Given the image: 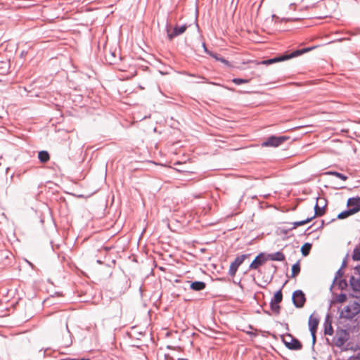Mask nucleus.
I'll return each instance as SVG.
<instances>
[{
  "mask_svg": "<svg viewBox=\"0 0 360 360\" xmlns=\"http://www.w3.org/2000/svg\"><path fill=\"white\" fill-rule=\"evenodd\" d=\"M360 313V303L354 301L351 304L344 307L340 312V319H346L352 320L357 314Z\"/></svg>",
  "mask_w": 360,
  "mask_h": 360,
  "instance_id": "f257e3e1",
  "label": "nucleus"
},
{
  "mask_svg": "<svg viewBox=\"0 0 360 360\" xmlns=\"http://www.w3.org/2000/svg\"><path fill=\"white\" fill-rule=\"evenodd\" d=\"M281 338L285 347L290 350H300L302 348V342L290 333L282 335Z\"/></svg>",
  "mask_w": 360,
  "mask_h": 360,
  "instance_id": "f03ea898",
  "label": "nucleus"
},
{
  "mask_svg": "<svg viewBox=\"0 0 360 360\" xmlns=\"http://www.w3.org/2000/svg\"><path fill=\"white\" fill-rule=\"evenodd\" d=\"M290 139L288 136H276L271 135L268 136L262 143V147H274L276 148L282 145L285 141Z\"/></svg>",
  "mask_w": 360,
  "mask_h": 360,
  "instance_id": "7ed1b4c3",
  "label": "nucleus"
},
{
  "mask_svg": "<svg viewBox=\"0 0 360 360\" xmlns=\"http://www.w3.org/2000/svg\"><path fill=\"white\" fill-rule=\"evenodd\" d=\"M349 329H342L338 328L336 330L335 336L333 338V340L335 341V345L338 347H342L345 343L349 340Z\"/></svg>",
  "mask_w": 360,
  "mask_h": 360,
  "instance_id": "20e7f679",
  "label": "nucleus"
},
{
  "mask_svg": "<svg viewBox=\"0 0 360 360\" xmlns=\"http://www.w3.org/2000/svg\"><path fill=\"white\" fill-rule=\"evenodd\" d=\"M250 256V254H243L241 255L237 256L235 258V259L230 264L229 272H228L229 275L231 277H233L236 275L238 267Z\"/></svg>",
  "mask_w": 360,
  "mask_h": 360,
  "instance_id": "39448f33",
  "label": "nucleus"
},
{
  "mask_svg": "<svg viewBox=\"0 0 360 360\" xmlns=\"http://www.w3.org/2000/svg\"><path fill=\"white\" fill-rule=\"evenodd\" d=\"M187 27H188V25L186 23L181 26L176 25L173 29V31L171 32L170 31V29H171L170 25H169L168 21H167L165 30H166V32L167 34V38L169 40H172L176 37L183 34L186 30Z\"/></svg>",
  "mask_w": 360,
  "mask_h": 360,
  "instance_id": "423d86ee",
  "label": "nucleus"
},
{
  "mask_svg": "<svg viewBox=\"0 0 360 360\" xmlns=\"http://www.w3.org/2000/svg\"><path fill=\"white\" fill-rule=\"evenodd\" d=\"M292 301L296 308H302L306 302V296L302 290H296L292 292Z\"/></svg>",
  "mask_w": 360,
  "mask_h": 360,
  "instance_id": "0eeeda50",
  "label": "nucleus"
},
{
  "mask_svg": "<svg viewBox=\"0 0 360 360\" xmlns=\"http://www.w3.org/2000/svg\"><path fill=\"white\" fill-rule=\"evenodd\" d=\"M267 260L266 253L262 252L255 257L253 261L250 263L248 269L256 270L259 266H262Z\"/></svg>",
  "mask_w": 360,
  "mask_h": 360,
  "instance_id": "6e6552de",
  "label": "nucleus"
},
{
  "mask_svg": "<svg viewBox=\"0 0 360 360\" xmlns=\"http://www.w3.org/2000/svg\"><path fill=\"white\" fill-rule=\"evenodd\" d=\"M288 59H290L289 56H288V52H285L283 54H281L280 56H275V57H274L272 58H269V59H266V60H261L259 62H257V65H271V64H274V63H278V62H282V61H284V60H288Z\"/></svg>",
  "mask_w": 360,
  "mask_h": 360,
  "instance_id": "1a4fd4ad",
  "label": "nucleus"
},
{
  "mask_svg": "<svg viewBox=\"0 0 360 360\" xmlns=\"http://www.w3.org/2000/svg\"><path fill=\"white\" fill-rule=\"evenodd\" d=\"M347 206L355 214L360 211V197H352L347 200Z\"/></svg>",
  "mask_w": 360,
  "mask_h": 360,
  "instance_id": "9d476101",
  "label": "nucleus"
},
{
  "mask_svg": "<svg viewBox=\"0 0 360 360\" xmlns=\"http://www.w3.org/2000/svg\"><path fill=\"white\" fill-rule=\"evenodd\" d=\"M324 334L328 335H332L334 333L333 328L332 326V319L329 314H327L323 323Z\"/></svg>",
  "mask_w": 360,
  "mask_h": 360,
  "instance_id": "9b49d317",
  "label": "nucleus"
},
{
  "mask_svg": "<svg viewBox=\"0 0 360 360\" xmlns=\"http://www.w3.org/2000/svg\"><path fill=\"white\" fill-rule=\"evenodd\" d=\"M319 323V318L314 317V314H311L308 321V326L310 333H316Z\"/></svg>",
  "mask_w": 360,
  "mask_h": 360,
  "instance_id": "f8f14e48",
  "label": "nucleus"
},
{
  "mask_svg": "<svg viewBox=\"0 0 360 360\" xmlns=\"http://www.w3.org/2000/svg\"><path fill=\"white\" fill-rule=\"evenodd\" d=\"M349 286L354 292H360V278L351 276L349 278Z\"/></svg>",
  "mask_w": 360,
  "mask_h": 360,
  "instance_id": "ddd939ff",
  "label": "nucleus"
},
{
  "mask_svg": "<svg viewBox=\"0 0 360 360\" xmlns=\"http://www.w3.org/2000/svg\"><path fill=\"white\" fill-rule=\"evenodd\" d=\"M105 58L106 62L110 65L116 64L117 61L121 60V57L120 56H117L116 51H110L108 54L105 55Z\"/></svg>",
  "mask_w": 360,
  "mask_h": 360,
  "instance_id": "4468645a",
  "label": "nucleus"
},
{
  "mask_svg": "<svg viewBox=\"0 0 360 360\" xmlns=\"http://www.w3.org/2000/svg\"><path fill=\"white\" fill-rule=\"evenodd\" d=\"M188 282L190 283V288L194 291H201L206 288V283L204 281H195Z\"/></svg>",
  "mask_w": 360,
  "mask_h": 360,
  "instance_id": "2eb2a0df",
  "label": "nucleus"
},
{
  "mask_svg": "<svg viewBox=\"0 0 360 360\" xmlns=\"http://www.w3.org/2000/svg\"><path fill=\"white\" fill-rule=\"evenodd\" d=\"M313 219H314V217H307V219L301 220V221H295L292 223L293 226L292 227L288 228L285 230H283L282 231L286 234L289 231H291L297 226L304 225V224L310 222Z\"/></svg>",
  "mask_w": 360,
  "mask_h": 360,
  "instance_id": "dca6fc26",
  "label": "nucleus"
},
{
  "mask_svg": "<svg viewBox=\"0 0 360 360\" xmlns=\"http://www.w3.org/2000/svg\"><path fill=\"white\" fill-rule=\"evenodd\" d=\"M268 260L282 262L285 260V255L281 251H277L274 253H266Z\"/></svg>",
  "mask_w": 360,
  "mask_h": 360,
  "instance_id": "f3484780",
  "label": "nucleus"
},
{
  "mask_svg": "<svg viewBox=\"0 0 360 360\" xmlns=\"http://www.w3.org/2000/svg\"><path fill=\"white\" fill-rule=\"evenodd\" d=\"M347 296L345 293L341 292L339 295L333 294V298L330 301V306L334 303H343L347 300Z\"/></svg>",
  "mask_w": 360,
  "mask_h": 360,
  "instance_id": "a211bd4d",
  "label": "nucleus"
},
{
  "mask_svg": "<svg viewBox=\"0 0 360 360\" xmlns=\"http://www.w3.org/2000/svg\"><path fill=\"white\" fill-rule=\"evenodd\" d=\"M314 48H315V46H311V47H307V48H304V49H297L290 53H288L289 58L290 59L292 58L297 57L299 56H301L303 53H305L309 51L313 50Z\"/></svg>",
  "mask_w": 360,
  "mask_h": 360,
  "instance_id": "6ab92c4d",
  "label": "nucleus"
},
{
  "mask_svg": "<svg viewBox=\"0 0 360 360\" xmlns=\"http://www.w3.org/2000/svg\"><path fill=\"white\" fill-rule=\"evenodd\" d=\"M318 200H319V197L316 198V205L314 206V214L312 216V217H314V219L316 217H321V216H323L325 214L326 204H325L322 207H320V206H319L318 202H317Z\"/></svg>",
  "mask_w": 360,
  "mask_h": 360,
  "instance_id": "aec40b11",
  "label": "nucleus"
},
{
  "mask_svg": "<svg viewBox=\"0 0 360 360\" xmlns=\"http://www.w3.org/2000/svg\"><path fill=\"white\" fill-rule=\"evenodd\" d=\"M287 283V281L284 283V284L282 285V287L278 289L277 291L275 292L273 297L271 299L270 302H272L274 303H278L282 302L283 300V293H282V288L284 286V285Z\"/></svg>",
  "mask_w": 360,
  "mask_h": 360,
  "instance_id": "412c9836",
  "label": "nucleus"
},
{
  "mask_svg": "<svg viewBox=\"0 0 360 360\" xmlns=\"http://www.w3.org/2000/svg\"><path fill=\"white\" fill-rule=\"evenodd\" d=\"M38 158L42 163L47 162L50 159V155L46 150H41L38 153Z\"/></svg>",
  "mask_w": 360,
  "mask_h": 360,
  "instance_id": "4be33fe9",
  "label": "nucleus"
},
{
  "mask_svg": "<svg viewBox=\"0 0 360 360\" xmlns=\"http://www.w3.org/2000/svg\"><path fill=\"white\" fill-rule=\"evenodd\" d=\"M300 270H301V269H300V260H298L296 263H295L292 266L291 275L289 277L290 278L296 277L300 273Z\"/></svg>",
  "mask_w": 360,
  "mask_h": 360,
  "instance_id": "5701e85b",
  "label": "nucleus"
},
{
  "mask_svg": "<svg viewBox=\"0 0 360 360\" xmlns=\"http://www.w3.org/2000/svg\"><path fill=\"white\" fill-rule=\"evenodd\" d=\"M311 243H305L302 247H301V253L302 256L307 257L309 255L311 248Z\"/></svg>",
  "mask_w": 360,
  "mask_h": 360,
  "instance_id": "b1692460",
  "label": "nucleus"
},
{
  "mask_svg": "<svg viewBox=\"0 0 360 360\" xmlns=\"http://www.w3.org/2000/svg\"><path fill=\"white\" fill-rule=\"evenodd\" d=\"M353 212L350 210L349 208H347L345 210H343L342 212H340L338 216L337 219H344L347 218L348 217L353 215Z\"/></svg>",
  "mask_w": 360,
  "mask_h": 360,
  "instance_id": "393cba45",
  "label": "nucleus"
},
{
  "mask_svg": "<svg viewBox=\"0 0 360 360\" xmlns=\"http://www.w3.org/2000/svg\"><path fill=\"white\" fill-rule=\"evenodd\" d=\"M326 174L335 176L337 178H339L343 181H346L348 179L347 176H346L345 174H344L342 173L337 172V171H329V172H326Z\"/></svg>",
  "mask_w": 360,
  "mask_h": 360,
  "instance_id": "a878e982",
  "label": "nucleus"
},
{
  "mask_svg": "<svg viewBox=\"0 0 360 360\" xmlns=\"http://www.w3.org/2000/svg\"><path fill=\"white\" fill-rule=\"evenodd\" d=\"M352 258L354 261H360V244L354 248Z\"/></svg>",
  "mask_w": 360,
  "mask_h": 360,
  "instance_id": "bb28decb",
  "label": "nucleus"
},
{
  "mask_svg": "<svg viewBox=\"0 0 360 360\" xmlns=\"http://www.w3.org/2000/svg\"><path fill=\"white\" fill-rule=\"evenodd\" d=\"M270 309L273 313L276 314H279L281 311V306L278 303H274L270 302Z\"/></svg>",
  "mask_w": 360,
  "mask_h": 360,
  "instance_id": "cd10ccee",
  "label": "nucleus"
},
{
  "mask_svg": "<svg viewBox=\"0 0 360 360\" xmlns=\"http://www.w3.org/2000/svg\"><path fill=\"white\" fill-rule=\"evenodd\" d=\"M343 276V271H342V269H339L336 273H335V277H334V279H333V283L332 285H330V290L331 291L333 288V285L335 284V283L337 281V280L339 278H341L342 276Z\"/></svg>",
  "mask_w": 360,
  "mask_h": 360,
  "instance_id": "c85d7f7f",
  "label": "nucleus"
},
{
  "mask_svg": "<svg viewBox=\"0 0 360 360\" xmlns=\"http://www.w3.org/2000/svg\"><path fill=\"white\" fill-rule=\"evenodd\" d=\"M250 81L249 79L238 78L235 77L232 79L233 83L236 85H240L242 84L248 83Z\"/></svg>",
  "mask_w": 360,
  "mask_h": 360,
  "instance_id": "c756f323",
  "label": "nucleus"
},
{
  "mask_svg": "<svg viewBox=\"0 0 360 360\" xmlns=\"http://www.w3.org/2000/svg\"><path fill=\"white\" fill-rule=\"evenodd\" d=\"M338 285L341 290H343L347 288L348 283L346 279L340 278L338 282Z\"/></svg>",
  "mask_w": 360,
  "mask_h": 360,
  "instance_id": "7c9ffc66",
  "label": "nucleus"
},
{
  "mask_svg": "<svg viewBox=\"0 0 360 360\" xmlns=\"http://www.w3.org/2000/svg\"><path fill=\"white\" fill-rule=\"evenodd\" d=\"M210 56L214 58L217 61H220V58H222L219 54H217L216 53L212 52L210 53Z\"/></svg>",
  "mask_w": 360,
  "mask_h": 360,
  "instance_id": "2f4dec72",
  "label": "nucleus"
},
{
  "mask_svg": "<svg viewBox=\"0 0 360 360\" xmlns=\"http://www.w3.org/2000/svg\"><path fill=\"white\" fill-rule=\"evenodd\" d=\"M220 62L224 63L227 67H231V66L230 62L228 60H226V58H223V57L220 58Z\"/></svg>",
  "mask_w": 360,
  "mask_h": 360,
  "instance_id": "473e14b6",
  "label": "nucleus"
},
{
  "mask_svg": "<svg viewBox=\"0 0 360 360\" xmlns=\"http://www.w3.org/2000/svg\"><path fill=\"white\" fill-rule=\"evenodd\" d=\"M354 274L356 275H358L360 278V264H357L354 268Z\"/></svg>",
  "mask_w": 360,
  "mask_h": 360,
  "instance_id": "72a5a7b5",
  "label": "nucleus"
},
{
  "mask_svg": "<svg viewBox=\"0 0 360 360\" xmlns=\"http://www.w3.org/2000/svg\"><path fill=\"white\" fill-rule=\"evenodd\" d=\"M202 46L203 48V50L205 51V53H206L207 55L210 56V53H212V51H210L207 48V46H206V44L205 42H202Z\"/></svg>",
  "mask_w": 360,
  "mask_h": 360,
  "instance_id": "f704fd0d",
  "label": "nucleus"
},
{
  "mask_svg": "<svg viewBox=\"0 0 360 360\" xmlns=\"http://www.w3.org/2000/svg\"><path fill=\"white\" fill-rule=\"evenodd\" d=\"M311 333V335L312 338V347H314V345H315L316 341V333Z\"/></svg>",
  "mask_w": 360,
  "mask_h": 360,
  "instance_id": "c9c22d12",
  "label": "nucleus"
},
{
  "mask_svg": "<svg viewBox=\"0 0 360 360\" xmlns=\"http://www.w3.org/2000/svg\"><path fill=\"white\" fill-rule=\"evenodd\" d=\"M354 321L356 322V324L353 326V328L355 329L356 327H359V325H360V318H359V316L356 318Z\"/></svg>",
  "mask_w": 360,
  "mask_h": 360,
  "instance_id": "e433bc0d",
  "label": "nucleus"
},
{
  "mask_svg": "<svg viewBox=\"0 0 360 360\" xmlns=\"http://www.w3.org/2000/svg\"><path fill=\"white\" fill-rule=\"evenodd\" d=\"M60 360H91L90 359L82 358V359H75V358H65Z\"/></svg>",
  "mask_w": 360,
  "mask_h": 360,
  "instance_id": "4c0bfd02",
  "label": "nucleus"
},
{
  "mask_svg": "<svg viewBox=\"0 0 360 360\" xmlns=\"http://www.w3.org/2000/svg\"><path fill=\"white\" fill-rule=\"evenodd\" d=\"M347 256L348 255H347L345 257V259H343L342 262V264H341V266H340V269H343L347 265Z\"/></svg>",
  "mask_w": 360,
  "mask_h": 360,
  "instance_id": "58836bf2",
  "label": "nucleus"
},
{
  "mask_svg": "<svg viewBox=\"0 0 360 360\" xmlns=\"http://www.w3.org/2000/svg\"><path fill=\"white\" fill-rule=\"evenodd\" d=\"M245 333L249 335L250 337L255 338L257 334L256 333L252 332V331H245Z\"/></svg>",
  "mask_w": 360,
  "mask_h": 360,
  "instance_id": "ea45409f",
  "label": "nucleus"
},
{
  "mask_svg": "<svg viewBox=\"0 0 360 360\" xmlns=\"http://www.w3.org/2000/svg\"><path fill=\"white\" fill-rule=\"evenodd\" d=\"M359 348H360V347H359ZM357 349H358V347H357ZM345 350H347V349H354V350H356V348H353L352 346H350V343L349 342V343H347V345L346 347L345 348Z\"/></svg>",
  "mask_w": 360,
  "mask_h": 360,
  "instance_id": "a19ab883",
  "label": "nucleus"
},
{
  "mask_svg": "<svg viewBox=\"0 0 360 360\" xmlns=\"http://www.w3.org/2000/svg\"><path fill=\"white\" fill-rule=\"evenodd\" d=\"M324 226V221L323 220H321V222H320V225L318 226L316 229H321L323 228Z\"/></svg>",
  "mask_w": 360,
  "mask_h": 360,
  "instance_id": "79ce46f5",
  "label": "nucleus"
},
{
  "mask_svg": "<svg viewBox=\"0 0 360 360\" xmlns=\"http://www.w3.org/2000/svg\"><path fill=\"white\" fill-rule=\"evenodd\" d=\"M263 312H264L265 314L268 315V316H271V312H270L269 310H265V309H264V310H263Z\"/></svg>",
  "mask_w": 360,
  "mask_h": 360,
  "instance_id": "37998d69",
  "label": "nucleus"
},
{
  "mask_svg": "<svg viewBox=\"0 0 360 360\" xmlns=\"http://www.w3.org/2000/svg\"><path fill=\"white\" fill-rule=\"evenodd\" d=\"M72 343V340L67 341L66 343L64 344L65 347H69Z\"/></svg>",
  "mask_w": 360,
  "mask_h": 360,
  "instance_id": "c03bdc74",
  "label": "nucleus"
},
{
  "mask_svg": "<svg viewBox=\"0 0 360 360\" xmlns=\"http://www.w3.org/2000/svg\"><path fill=\"white\" fill-rule=\"evenodd\" d=\"M311 226H312V225H311V226H309V227L305 230V231H304V234H305V235H309V234L311 233L310 232H309V233H307V231H308V230H309Z\"/></svg>",
  "mask_w": 360,
  "mask_h": 360,
  "instance_id": "a18cd8bd",
  "label": "nucleus"
},
{
  "mask_svg": "<svg viewBox=\"0 0 360 360\" xmlns=\"http://www.w3.org/2000/svg\"><path fill=\"white\" fill-rule=\"evenodd\" d=\"M349 297H356V298H359L360 296L357 295H354L352 293H350L349 295Z\"/></svg>",
  "mask_w": 360,
  "mask_h": 360,
  "instance_id": "49530a36",
  "label": "nucleus"
},
{
  "mask_svg": "<svg viewBox=\"0 0 360 360\" xmlns=\"http://www.w3.org/2000/svg\"><path fill=\"white\" fill-rule=\"evenodd\" d=\"M281 325H283L287 330H289L288 324L286 323H281Z\"/></svg>",
  "mask_w": 360,
  "mask_h": 360,
  "instance_id": "de8ad7c7",
  "label": "nucleus"
},
{
  "mask_svg": "<svg viewBox=\"0 0 360 360\" xmlns=\"http://www.w3.org/2000/svg\"><path fill=\"white\" fill-rule=\"evenodd\" d=\"M348 360H358V359L355 358V356H351L350 357H349Z\"/></svg>",
  "mask_w": 360,
  "mask_h": 360,
  "instance_id": "09e8293b",
  "label": "nucleus"
},
{
  "mask_svg": "<svg viewBox=\"0 0 360 360\" xmlns=\"http://www.w3.org/2000/svg\"><path fill=\"white\" fill-rule=\"evenodd\" d=\"M355 358L357 359L358 360H360V352L355 356Z\"/></svg>",
  "mask_w": 360,
  "mask_h": 360,
  "instance_id": "8fccbe9b",
  "label": "nucleus"
},
{
  "mask_svg": "<svg viewBox=\"0 0 360 360\" xmlns=\"http://www.w3.org/2000/svg\"><path fill=\"white\" fill-rule=\"evenodd\" d=\"M271 266L274 268V273H275L276 271V269H277L276 266L275 265H274V264H272Z\"/></svg>",
  "mask_w": 360,
  "mask_h": 360,
  "instance_id": "3c124183",
  "label": "nucleus"
},
{
  "mask_svg": "<svg viewBox=\"0 0 360 360\" xmlns=\"http://www.w3.org/2000/svg\"><path fill=\"white\" fill-rule=\"evenodd\" d=\"M248 328H250V329H253V328H253V326H252V325H249V326H248Z\"/></svg>",
  "mask_w": 360,
  "mask_h": 360,
  "instance_id": "603ef678",
  "label": "nucleus"
},
{
  "mask_svg": "<svg viewBox=\"0 0 360 360\" xmlns=\"http://www.w3.org/2000/svg\"><path fill=\"white\" fill-rule=\"evenodd\" d=\"M66 329H67L68 332V333H70V330H69V329H68V324H66Z\"/></svg>",
  "mask_w": 360,
  "mask_h": 360,
  "instance_id": "864d4df0",
  "label": "nucleus"
},
{
  "mask_svg": "<svg viewBox=\"0 0 360 360\" xmlns=\"http://www.w3.org/2000/svg\"><path fill=\"white\" fill-rule=\"evenodd\" d=\"M198 77H199V78H200V79H205V77H200V76H199Z\"/></svg>",
  "mask_w": 360,
  "mask_h": 360,
  "instance_id": "5fc2aeb1",
  "label": "nucleus"
},
{
  "mask_svg": "<svg viewBox=\"0 0 360 360\" xmlns=\"http://www.w3.org/2000/svg\"><path fill=\"white\" fill-rule=\"evenodd\" d=\"M97 262L99 263V264L102 263V262L101 260H97Z\"/></svg>",
  "mask_w": 360,
  "mask_h": 360,
  "instance_id": "6e6d98bb",
  "label": "nucleus"
},
{
  "mask_svg": "<svg viewBox=\"0 0 360 360\" xmlns=\"http://www.w3.org/2000/svg\"><path fill=\"white\" fill-rule=\"evenodd\" d=\"M196 27H198V29L199 30V26H198V24L196 23Z\"/></svg>",
  "mask_w": 360,
  "mask_h": 360,
  "instance_id": "4d7b16f0",
  "label": "nucleus"
},
{
  "mask_svg": "<svg viewBox=\"0 0 360 360\" xmlns=\"http://www.w3.org/2000/svg\"><path fill=\"white\" fill-rule=\"evenodd\" d=\"M190 76H191V77H195V75H192V74H191V75H190Z\"/></svg>",
  "mask_w": 360,
  "mask_h": 360,
  "instance_id": "13d9d810",
  "label": "nucleus"
}]
</instances>
